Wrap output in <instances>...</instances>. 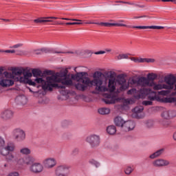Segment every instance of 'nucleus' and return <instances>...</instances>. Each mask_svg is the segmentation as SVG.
<instances>
[{
    "label": "nucleus",
    "mask_w": 176,
    "mask_h": 176,
    "mask_svg": "<svg viewBox=\"0 0 176 176\" xmlns=\"http://www.w3.org/2000/svg\"><path fill=\"white\" fill-rule=\"evenodd\" d=\"M87 73L79 72L76 74H71V78L76 81L75 87L78 90H85L88 85L95 86L98 91H115L118 89V86L126 83V76L119 74L113 71L96 70L92 73L94 80L89 78Z\"/></svg>",
    "instance_id": "obj_1"
},
{
    "label": "nucleus",
    "mask_w": 176,
    "mask_h": 176,
    "mask_svg": "<svg viewBox=\"0 0 176 176\" xmlns=\"http://www.w3.org/2000/svg\"><path fill=\"white\" fill-rule=\"evenodd\" d=\"M11 73L4 72L0 79V86L2 87H10L14 85V81L19 83H25L30 86H36V83H43V78H31V72L23 67H12ZM14 79V80H13Z\"/></svg>",
    "instance_id": "obj_2"
},
{
    "label": "nucleus",
    "mask_w": 176,
    "mask_h": 176,
    "mask_svg": "<svg viewBox=\"0 0 176 176\" xmlns=\"http://www.w3.org/2000/svg\"><path fill=\"white\" fill-rule=\"evenodd\" d=\"M30 72L32 74L31 79L41 78L44 80L43 83H38V85H41L44 90H52L53 87H58V83H61L64 86H69L72 83V80L69 79L71 76L68 73L67 69H63L57 73L50 74L46 77H38L41 75V70L38 69H33L31 71L28 69H25Z\"/></svg>",
    "instance_id": "obj_3"
},
{
    "label": "nucleus",
    "mask_w": 176,
    "mask_h": 176,
    "mask_svg": "<svg viewBox=\"0 0 176 176\" xmlns=\"http://www.w3.org/2000/svg\"><path fill=\"white\" fill-rule=\"evenodd\" d=\"M157 79V74H148L147 75V79L142 77L138 79V80H134V78H129L128 83L129 85H134V86H138L141 88H138V89L133 88L129 91H128V94L131 96H133L134 98L136 100H140V98H142V97H145L148 94V98L151 101H164L160 96L156 95L155 92H151L150 89L145 88V86H149V80H155Z\"/></svg>",
    "instance_id": "obj_4"
},
{
    "label": "nucleus",
    "mask_w": 176,
    "mask_h": 176,
    "mask_svg": "<svg viewBox=\"0 0 176 176\" xmlns=\"http://www.w3.org/2000/svg\"><path fill=\"white\" fill-rule=\"evenodd\" d=\"M164 80L167 86V90H174L171 96H176V75H167L164 77Z\"/></svg>",
    "instance_id": "obj_5"
},
{
    "label": "nucleus",
    "mask_w": 176,
    "mask_h": 176,
    "mask_svg": "<svg viewBox=\"0 0 176 176\" xmlns=\"http://www.w3.org/2000/svg\"><path fill=\"white\" fill-rule=\"evenodd\" d=\"M150 85L154 90H162L163 89L167 90V85L163 83L162 81H159L158 82H152Z\"/></svg>",
    "instance_id": "obj_6"
},
{
    "label": "nucleus",
    "mask_w": 176,
    "mask_h": 176,
    "mask_svg": "<svg viewBox=\"0 0 176 176\" xmlns=\"http://www.w3.org/2000/svg\"><path fill=\"white\" fill-rule=\"evenodd\" d=\"M32 171L36 174H39L43 171V166L40 163H34L32 166Z\"/></svg>",
    "instance_id": "obj_7"
},
{
    "label": "nucleus",
    "mask_w": 176,
    "mask_h": 176,
    "mask_svg": "<svg viewBox=\"0 0 176 176\" xmlns=\"http://www.w3.org/2000/svg\"><path fill=\"white\" fill-rule=\"evenodd\" d=\"M142 111H144V108L141 107L133 109V118H135L136 119H141V118H142V116L141 115V112H142Z\"/></svg>",
    "instance_id": "obj_8"
},
{
    "label": "nucleus",
    "mask_w": 176,
    "mask_h": 176,
    "mask_svg": "<svg viewBox=\"0 0 176 176\" xmlns=\"http://www.w3.org/2000/svg\"><path fill=\"white\" fill-rule=\"evenodd\" d=\"M135 28L140 30H163L164 28L163 26H135Z\"/></svg>",
    "instance_id": "obj_9"
},
{
    "label": "nucleus",
    "mask_w": 176,
    "mask_h": 176,
    "mask_svg": "<svg viewBox=\"0 0 176 176\" xmlns=\"http://www.w3.org/2000/svg\"><path fill=\"white\" fill-rule=\"evenodd\" d=\"M45 164L49 168H53L56 166V160L53 158H47L45 160Z\"/></svg>",
    "instance_id": "obj_10"
},
{
    "label": "nucleus",
    "mask_w": 176,
    "mask_h": 176,
    "mask_svg": "<svg viewBox=\"0 0 176 176\" xmlns=\"http://www.w3.org/2000/svg\"><path fill=\"white\" fill-rule=\"evenodd\" d=\"M114 122L118 127H123V124L125 123L124 120L121 117H116Z\"/></svg>",
    "instance_id": "obj_11"
},
{
    "label": "nucleus",
    "mask_w": 176,
    "mask_h": 176,
    "mask_svg": "<svg viewBox=\"0 0 176 176\" xmlns=\"http://www.w3.org/2000/svg\"><path fill=\"white\" fill-rule=\"evenodd\" d=\"M107 130L108 134H110V135H113L116 133V127L113 125L109 126Z\"/></svg>",
    "instance_id": "obj_12"
},
{
    "label": "nucleus",
    "mask_w": 176,
    "mask_h": 176,
    "mask_svg": "<svg viewBox=\"0 0 176 176\" xmlns=\"http://www.w3.org/2000/svg\"><path fill=\"white\" fill-rule=\"evenodd\" d=\"M111 111L109 109L107 108H102L98 110V113H100V115H108Z\"/></svg>",
    "instance_id": "obj_13"
},
{
    "label": "nucleus",
    "mask_w": 176,
    "mask_h": 176,
    "mask_svg": "<svg viewBox=\"0 0 176 176\" xmlns=\"http://www.w3.org/2000/svg\"><path fill=\"white\" fill-rule=\"evenodd\" d=\"M155 164L156 166H167V164H168V162L164 160H158L155 161Z\"/></svg>",
    "instance_id": "obj_14"
},
{
    "label": "nucleus",
    "mask_w": 176,
    "mask_h": 176,
    "mask_svg": "<svg viewBox=\"0 0 176 176\" xmlns=\"http://www.w3.org/2000/svg\"><path fill=\"white\" fill-rule=\"evenodd\" d=\"M20 153H21V155H30L31 150L28 148H23L20 150Z\"/></svg>",
    "instance_id": "obj_15"
},
{
    "label": "nucleus",
    "mask_w": 176,
    "mask_h": 176,
    "mask_svg": "<svg viewBox=\"0 0 176 176\" xmlns=\"http://www.w3.org/2000/svg\"><path fill=\"white\" fill-rule=\"evenodd\" d=\"M106 104H113L115 102V100L112 98L111 96H107V99L104 100Z\"/></svg>",
    "instance_id": "obj_16"
},
{
    "label": "nucleus",
    "mask_w": 176,
    "mask_h": 176,
    "mask_svg": "<svg viewBox=\"0 0 176 176\" xmlns=\"http://www.w3.org/2000/svg\"><path fill=\"white\" fill-rule=\"evenodd\" d=\"M6 151H8V152H13L14 151V146L8 145L5 148Z\"/></svg>",
    "instance_id": "obj_17"
},
{
    "label": "nucleus",
    "mask_w": 176,
    "mask_h": 176,
    "mask_svg": "<svg viewBox=\"0 0 176 176\" xmlns=\"http://www.w3.org/2000/svg\"><path fill=\"white\" fill-rule=\"evenodd\" d=\"M170 91H161L158 92V96H167Z\"/></svg>",
    "instance_id": "obj_18"
},
{
    "label": "nucleus",
    "mask_w": 176,
    "mask_h": 176,
    "mask_svg": "<svg viewBox=\"0 0 176 176\" xmlns=\"http://www.w3.org/2000/svg\"><path fill=\"white\" fill-rule=\"evenodd\" d=\"M136 63H146V58H138L135 60Z\"/></svg>",
    "instance_id": "obj_19"
},
{
    "label": "nucleus",
    "mask_w": 176,
    "mask_h": 176,
    "mask_svg": "<svg viewBox=\"0 0 176 176\" xmlns=\"http://www.w3.org/2000/svg\"><path fill=\"white\" fill-rule=\"evenodd\" d=\"M125 104H134V100L131 99H127L124 100Z\"/></svg>",
    "instance_id": "obj_20"
},
{
    "label": "nucleus",
    "mask_w": 176,
    "mask_h": 176,
    "mask_svg": "<svg viewBox=\"0 0 176 176\" xmlns=\"http://www.w3.org/2000/svg\"><path fill=\"white\" fill-rule=\"evenodd\" d=\"M159 155H160V151H157L155 153H154L153 155H152L151 156V159H155V157H156L157 156H159Z\"/></svg>",
    "instance_id": "obj_21"
},
{
    "label": "nucleus",
    "mask_w": 176,
    "mask_h": 176,
    "mask_svg": "<svg viewBox=\"0 0 176 176\" xmlns=\"http://www.w3.org/2000/svg\"><path fill=\"white\" fill-rule=\"evenodd\" d=\"M128 129L129 130H134V124L133 123L129 124Z\"/></svg>",
    "instance_id": "obj_22"
},
{
    "label": "nucleus",
    "mask_w": 176,
    "mask_h": 176,
    "mask_svg": "<svg viewBox=\"0 0 176 176\" xmlns=\"http://www.w3.org/2000/svg\"><path fill=\"white\" fill-rule=\"evenodd\" d=\"M100 25H118V24H116V23H101Z\"/></svg>",
    "instance_id": "obj_23"
},
{
    "label": "nucleus",
    "mask_w": 176,
    "mask_h": 176,
    "mask_svg": "<svg viewBox=\"0 0 176 176\" xmlns=\"http://www.w3.org/2000/svg\"><path fill=\"white\" fill-rule=\"evenodd\" d=\"M146 63H155V59H153V58H146Z\"/></svg>",
    "instance_id": "obj_24"
},
{
    "label": "nucleus",
    "mask_w": 176,
    "mask_h": 176,
    "mask_svg": "<svg viewBox=\"0 0 176 176\" xmlns=\"http://www.w3.org/2000/svg\"><path fill=\"white\" fill-rule=\"evenodd\" d=\"M143 104L144 105H152V101H144Z\"/></svg>",
    "instance_id": "obj_25"
},
{
    "label": "nucleus",
    "mask_w": 176,
    "mask_h": 176,
    "mask_svg": "<svg viewBox=\"0 0 176 176\" xmlns=\"http://www.w3.org/2000/svg\"><path fill=\"white\" fill-rule=\"evenodd\" d=\"M8 176H19V173L17 172L11 173L8 175Z\"/></svg>",
    "instance_id": "obj_26"
},
{
    "label": "nucleus",
    "mask_w": 176,
    "mask_h": 176,
    "mask_svg": "<svg viewBox=\"0 0 176 176\" xmlns=\"http://www.w3.org/2000/svg\"><path fill=\"white\" fill-rule=\"evenodd\" d=\"M5 145V140L3 139L0 138V146H3Z\"/></svg>",
    "instance_id": "obj_27"
},
{
    "label": "nucleus",
    "mask_w": 176,
    "mask_h": 176,
    "mask_svg": "<svg viewBox=\"0 0 176 176\" xmlns=\"http://www.w3.org/2000/svg\"><path fill=\"white\" fill-rule=\"evenodd\" d=\"M95 54H105V52L100 51V52H96Z\"/></svg>",
    "instance_id": "obj_28"
},
{
    "label": "nucleus",
    "mask_w": 176,
    "mask_h": 176,
    "mask_svg": "<svg viewBox=\"0 0 176 176\" xmlns=\"http://www.w3.org/2000/svg\"><path fill=\"white\" fill-rule=\"evenodd\" d=\"M173 0H162V2H173Z\"/></svg>",
    "instance_id": "obj_29"
},
{
    "label": "nucleus",
    "mask_w": 176,
    "mask_h": 176,
    "mask_svg": "<svg viewBox=\"0 0 176 176\" xmlns=\"http://www.w3.org/2000/svg\"><path fill=\"white\" fill-rule=\"evenodd\" d=\"M67 24H69V25H75V24H81V23H80L74 22V23H69Z\"/></svg>",
    "instance_id": "obj_30"
},
{
    "label": "nucleus",
    "mask_w": 176,
    "mask_h": 176,
    "mask_svg": "<svg viewBox=\"0 0 176 176\" xmlns=\"http://www.w3.org/2000/svg\"><path fill=\"white\" fill-rule=\"evenodd\" d=\"M14 50H12V51H10V50H6V53H14Z\"/></svg>",
    "instance_id": "obj_31"
},
{
    "label": "nucleus",
    "mask_w": 176,
    "mask_h": 176,
    "mask_svg": "<svg viewBox=\"0 0 176 176\" xmlns=\"http://www.w3.org/2000/svg\"><path fill=\"white\" fill-rule=\"evenodd\" d=\"M3 71H5L3 67H0V75H1V74H2V72H3Z\"/></svg>",
    "instance_id": "obj_32"
},
{
    "label": "nucleus",
    "mask_w": 176,
    "mask_h": 176,
    "mask_svg": "<svg viewBox=\"0 0 176 176\" xmlns=\"http://www.w3.org/2000/svg\"><path fill=\"white\" fill-rule=\"evenodd\" d=\"M34 23H41V20L39 19H35Z\"/></svg>",
    "instance_id": "obj_33"
},
{
    "label": "nucleus",
    "mask_w": 176,
    "mask_h": 176,
    "mask_svg": "<svg viewBox=\"0 0 176 176\" xmlns=\"http://www.w3.org/2000/svg\"><path fill=\"white\" fill-rule=\"evenodd\" d=\"M47 20H41V23H47Z\"/></svg>",
    "instance_id": "obj_34"
},
{
    "label": "nucleus",
    "mask_w": 176,
    "mask_h": 176,
    "mask_svg": "<svg viewBox=\"0 0 176 176\" xmlns=\"http://www.w3.org/2000/svg\"><path fill=\"white\" fill-rule=\"evenodd\" d=\"M73 21H79V20H77V19H73Z\"/></svg>",
    "instance_id": "obj_35"
},
{
    "label": "nucleus",
    "mask_w": 176,
    "mask_h": 176,
    "mask_svg": "<svg viewBox=\"0 0 176 176\" xmlns=\"http://www.w3.org/2000/svg\"><path fill=\"white\" fill-rule=\"evenodd\" d=\"M50 19H56L55 17H50Z\"/></svg>",
    "instance_id": "obj_36"
},
{
    "label": "nucleus",
    "mask_w": 176,
    "mask_h": 176,
    "mask_svg": "<svg viewBox=\"0 0 176 176\" xmlns=\"http://www.w3.org/2000/svg\"><path fill=\"white\" fill-rule=\"evenodd\" d=\"M64 20H67V19H63Z\"/></svg>",
    "instance_id": "obj_37"
}]
</instances>
